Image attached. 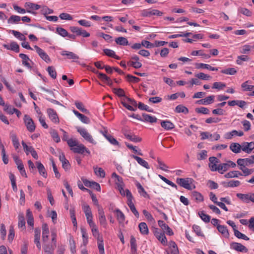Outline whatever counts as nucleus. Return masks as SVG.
I'll return each mask as SVG.
<instances>
[{"label": "nucleus", "mask_w": 254, "mask_h": 254, "mask_svg": "<svg viewBox=\"0 0 254 254\" xmlns=\"http://www.w3.org/2000/svg\"><path fill=\"white\" fill-rule=\"evenodd\" d=\"M194 182L193 179L190 178H178L176 180L178 185L188 190H191L195 188V186L193 184Z\"/></svg>", "instance_id": "nucleus-1"}, {"label": "nucleus", "mask_w": 254, "mask_h": 254, "mask_svg": "<svg viewBox=\"0 0 254 254\" xmlns=\"http://www.w3.org/2000/svg\"><path fill=\"white\" fill-rule=\"evenodd\" d=\"M126 196L127 197V205L130 208L131 212L134 214V215L136 217H139V213L136 210L135 206L132 202L133 196L130 192V191L128 189H126Z\"/></svg>", "instance_id": "nucleus-2"}, {"label": "nucleus", "mask_w": 254, "mask_h": 254, "mask_svg": "<svg viewBox=\"0 0 254 254\" xmlns=\"http://www.w3.org/2000/svg\"><path fill=\"white\" fill-rule=\"evenodd\" d=\"M77 131L80 133L82 137L84 138L85 140L93 144H95L96 143V142L94 140L92 135L87 131L86 129L78 127L77 128Z\"/></svg>", "instance_id": "nucleus-3"}, {"label": "nucleus", "mask_w": 254, "mask_h": 254, "mask_svg": "<svg viewBox=\"0 0 254 254\" xmlns=\"http://www.w3.org/2000/svg\"><path fill=\"white\" fill-rule=\"evenodd\" d=\"M23 120L27 129L30 132H34L36 127L32 118L29 116L25 115Z\"/></svg>", "instance_id": "nucleus-4"}, {"label": "nucleus", "mask_w": 254, "mask_h": 254, "mask_svg": "<svg viewBox=\"0 0 254 254\" xmlns=\"http://www.w3.org/2000/svg\"><path fill=\"white\" fill-rule=\"evenodd\" d=\"M239 166L246 167L254 163V155L247 158H239L237 161Z\"/></svg>", "instance_id": "nucleus-5"}, {"label": "nucleus", "mask_w": 254, "mask_h": 254, "mask_svg": "<svg viewBox=\"0 0 254 254\" xmlns=\"http://www.w3.org/2000/svg\"><path fill=\"white\" fill-rule=\"evenodd\" d=\"M237 196L246 203H249L250 201L254 202V193H248L243 194L238 193L236 194Z\"/></svg>", "instance_id": "nucleus-6"}, {"label": "nucleus", "mask_w": 254, "mask_h": 254, "mask_svg": "<svg viewBox=\"0 0 254 254\" xmlns=\"http://www.w3.org/2000/svg\"><path fill=\"white\" fill-rule=\"evenodd\" d=\"M71 150L74 153L85 155V153L90 154V151L83 144H78L75 147L71 148Z\"/></svg>", "instance_id": "nucleus-7"}, {"label": "nucleus", "mask_w": 254, "mask_h": 254, "mask_svg": "<svg viewBox=\"0 0 254 254\" xmlns=\"http://www.w3.org/2000/svg\"><path fill=\"white\" fill-rule=\"evenodd\" d=\"M24 7L26 12L35 14L36 12L33 10L39 9L40 8V5L30 2H26L24 4Z\"/></svg>", "instance_id": "nucleus-8"}, {"label": "nucleus", "mask_w": 254, "mask_h": 254, "mask_svg": "<svg viewBox=\"0 0 254 254\" xmlns=\"http://www.w3.org/2000/svg\"><path fill=\"white\" fill-rule=\"evenodd\" d=\"M34 48L41 59L47 63L51 62V60L49 56L42 49L36 45H35Z\"/></svg>", "instance_id": "nucleus-9"}, {"label": "nucleus", "mask_w": 254, "mask_h": 254, "mask_svg": "<svg viewBox=\"0 0 254 254\" xmlns=\"http://www.w3.org/2000/svg\"><path fill=\"white\" fill-rule=\"evenodd\" d=\"M47 113L51 120L56 124L59 123V119L56 112L53 109L49 108L47 109Z\"/></svg>", "instance_id": "nucleus-10"}, {"label": "nucleus", "mask_w": 254, "mask_h": 254, "mask_svg": "<svg viewBox=\"0 0 254 254\" xmlns=\"http://www.w3.org/2000/svg\"><path fill=\"white\" fill-rule=\"evenodd\" d=\"M61 55L63 56H66L67 59L73 60L74 62H77V60L79 59L78 55L74 54L72 52L67 51H63L61 53Z\"/></svg>", "instance_id": "nucleus-11"}, {"label": "nucleus", "mask_w": 254, "mask_h": 254, "mask_svg": "<svg viewBox=\"0 0 254 254\" xmlns=\"http://www.w3.org/2000/svg\"><path fill=\"white\" fill-rule=\"evenodd\" d=\"M254 149V142H243L242 144V150L247 153H250Z\"/></svg>", "instance_id": "nucleus-12"}, {"label": "nucleus", "mask_w": 254, "mask_h": 254, "mask_svg": "<svg viewBox=\"0 0 254 254\" xmlns=\"http://www.w3.org/2000/svg\"><path fill=\"white\" fill-rule=\"evenodd\" d=\"M231 247L232 249L238 252L247 253L248 251V249L240 243H232L231 244Z\"/></svg>", "instance_id": "nucleus-13"}, {"label": "nucleus", "mask_w": 254, "mask_h": 254, "mask_svg": "<svg viewBox=\"0 0 254 254\" xmlns=\"http://www.w3.org/2000/svg\"><path fill=\"white\" fill-rule=\"evenodd\" d=\"M158 223L159 226L161 228V229L166 233L167 234L172 236L174 234L173 232L172 229L166 224L163 221L159 220L158 221Z\"/></svg>", "instance_id": "nucleus-14"}, {"label": "nucleus", "mask_w": 254, "mask_h": 254, "mask_svg": "<svg viewBox=\"0 0 254 254\" xmlns=\"http://www.w3.org/2000/svg\"><path fill=\"white\" fill-rule=\"evenodd\" d=\"M40 229L37 228H35L34 235V243L36 244V246L39 250L41 249V244L40 243Z\"/></svg>", "instance_id": "nucleus-15"}, {"label": "nucleus", "mask_w": 254, "mask_h": 254, "mask_svg": "<svg viewBox=\"0 0 254 254\" xmlns=\"http://www.w3.org/2000/svg\"><path fill=\"white\" fill-rule=\"evenodd\" d=\"M73 112L74 114L80 119V120L83 123L88 124L90 123V119L87 116L80 114L78 111L73 110Z\"/></svg>", "instance_id": "nucleus-16"}, {"label": "nucleus", "mask_w": 254, "mask_h": 254, "mask_svg": "<svg viewBox=\"0 0 254 254\" xmlns=\"http://www.w3.org/2000/svg\"><path fill=\"white\" fill-rule=\"evenodd\" d=\"M131 157L134 158L138 164L145 167L146 169H149L150 168L148 163L141 158L134 155H131Z\"/></svg>", "instance_id": "nucleus-17"}, {"label": "nucleus", "mask_w": 254, "mask_h": 254, "mask_svg": "<svg viewBox=\"0 0 254 254\" xmlns=\"http://www.w3.org/2000/svg\"><path fill=\"white\" fill-rule=\"evenodd\" d=\"M195 67L196 68H206L207 69H209L211 71H217L218 70V68L215 67H212L210 66L209 64H205L203 63H196Z\"/></svg>", "instance_id": "nucleus-18"}, {"label": "nucleus", "mask_w": 254, "mask_h": 254, "mask_svg": "<svg viewBox=\"0 0 254 254\" xmlns=\"http://www.w3.org/2000/svg\"><path fill=\"white\" fill-rule=\"evenodd\" d=\"M217 229L224 237L228 238L229 237V233L227 227L224 225H217Z\"/></svg>", "instance_id": "nucleus-19"}, {"label": "nucleus", "mask_w": 254, "mask_h": 254, "mask_svg": "<svg viewBox=\"0 0 254 254\" xmlns=\"http://www.w3.org/2000/svg\"><path fill=\"white\" fill-rule=\"evenodd\" d=\"M36 163L39 174L45 178H46L47 177V174L43 165L40 162H37Z\"/></svg>", "instance_id": "nucleus-20"}, {"label": "nucleus", "mask_w": 254, "mask_h": 254, "mask_svg": "<svg viewBox=\"0 0 254 254\" xmlns=\"http://www.w3.org/2000/svg\"><path fill=\"white\" fill-rule=\"evenodd\" d=\"M228 104L230 106L238 105L240 108H243L246 105L247 103L243 100H233L228 101Z\"/></svg>", "instance_id": "nucleus-21"}, {"label": "nucleus", "mask_w": 254, "mask_h": 254, "mask_svg": "<svg viewBox=\"0 0 254 254\" xmlns=\"http://www.w3.org/2000/svg\"><path fill=\"white\" fill-rule=\"evenodd\" d=\"M244 135L242 131H238L236 130H233L231 132H227L225 134V138L226 139H231L234 135H237L242 136Z\"/></svg>", "instance_id": "nucleus-22"}, {"label": "nucleus", "mask_w": 254, "mask_h": 254, "mask_svg": "<svg viewBox=\"0 0 254 254\" xmlns=\"http://www.w3.org/2000/svg\"><path fill=\"white\" fill-rule=\"evenodd\" d=\"M10 137L11 139L12 144H13L14 148H15L16 150H17V149L19 148V147L20 146V144H19V140L18 139V138H17L16 134H15L12 132H10Z\"/></svg>", "instance_id": "nucleus-23"}, {"label": "nucleus", "mask_w": 254, "mask_h": 254, "mask_svg": "<svg viewBox=\"0 0 254 254\" xmlns=\"http://www.w3.org/2000/svg\"><path fill=\"white\" fill-rule=\"evenodd\" d=\"M27 221L29 226L33 228L34 226V218L32 212L30 209H27L26 211Z\"/></svg>", "instance_id": "nucleus-24"}, {"label": "nucleus", "mask_w": 254, "mask_h": 254, "mask_svg": "<svg viewBox=\"0 0 254 254\" xmlns=\"http://www.w3.org/2000/svg\"><path fill=\"white\" fill-rule=\"evenodd\" d=\"M142 117L143 118V121H145L146 122H149L150 123H154L157 122V119L153 116H151L149 115L143 113L142 114Z\"/></svg>", "instance_id": "nucleus-25"}, {"label": "nucleus", "mask_w": 254, "mask_h": 254, "mask_svg": "<svg viewBox=\"0 0 254 254\" xmlns=\"http://www.w3.org/2000/svg\"><path fill=\"white\" fill-rule=\"evenodd\" d=\"M161 127L166 130H170L175 127L174 125L169 121H162L161 122Z\"/></svg>", "instance_id": "nucleus-26"}, {"label": "nucleus", "mask_w": 254, "mask_h": 254, "mask_svg": "<svg viewBox=\"0 0 254 254\" xmlns=\"http://www.w3.org/2000/svg\"><path fill=\"white\" fill-rule=\"evenodd\" d=\"M214 99V96L211 95L198 101V102L203 105L210 104L213 102Z\"/></svg>", "instance_id": "nucleus-27"}, {"label": "nucleus", "mask_w": 254, "mask_h": 254, "mask_svg": "<svg viewBox=\"0 0 254 254\" xmlns=\"http://www.w3.org/2000/svg\"><path fill=\"white\" fill-rule=\"evenodd\" d=\"M230 149L235 153H240L242 149V145L238 143H232L230 146Z\"/></svg>", "instance_id": "nucleus-28"}, {"label": "nucleus", "mask_w": 254, "mask_h": 254, "mask_svg": "<svg viewBox=\"0 0 254 254\" xmlns=\"http://www.w3.org/2000/svg\"><path fill=\"white\" fill-rule=\"evenodd\" d=\"M93 169L95 174L97 176L102 178L105 177V172L102 168L98 167V166H94Z\"/></svg>", "instance_id": "nucleus-29"}, {"label": "nucleus", "mask_w": 254, "mask_h": 254, "mask_svg": "<svg viewBox=\"0 0 254 254\" xmlns=\"http://www.w3.org/2000/svg\"><path fill=\"white\" fill-rule=\"evenodd\" d=\"M115 42L117 44L121 46H126L129 44L127 39L124 37H119L116 38Z\"/></svg>", "instance_id": "nucleus-30"}, {"label": "nucleus", "mask_w": 254, "mask_h": 254, "mask_svg": "<svg viewBox=\"0 0 254 254\" xmlns=\"http://www.w3.org/2000/svg\"><path fill=\"white\" fill-rule=\"evenodd\" d=\"M139 228L140 233L143 235L148 234V229L146 224L145 222H141L139 224Z\"/></svg>", "instance_id": "nucleus-31"}, {"label": "nucleus", "mask_w": 254, "mask_h": 254, "mask_svg": "<svg viewBox=\"0 0 254 254\" xmlns=\"http://www.w3.org/2000/svg\"><path fill=\"white\" fill-rule=\"evenodd\" d=\"M239 175L242 176V174L238 171H233L226 174L224 177L226 178H232L238 177Z\"/></svg>", "instance_id": "nucleus-32"}, {"label": "nucleus", "mask_w": 254, "mask_h": 254, "mask_svg": "<svg viewBox=\"0 0 254 254\" xmlns=\"http://www.w3.org/2000/svg\"><path fill=\"white\" fill-rule=\"evenodd\" d=\"M115 212L117 214V220L119 223H123L125 220V216L124 213L119 209H116Z\"/></svg>", "instance_id": "nucleus-33"}, {"label": "nucleus", "mask_w": 254, "mask_h": 254, "mask_svg": "<svg viewBox=\"0 0 254 254\" xmlns=\"http://www.w3.org/2000/svg\"><path fill=\"white\" fill-rule=\"evenodd\" d=\"M130 243L131 253H136L137 250V245L136 244V240L133 236H131L130 237Z\"/></svg>", "instance_id": "nucleus-34"}, {"label": "nucleus", "mask_w": 254, "mask_h": 254, "mask_svg": "<svg viewBox=\"0 0 254 254\" xmlns=\"http://www.w3.org/2000/svg\"><path fill=\"white\" fill-rule=\"evenodd\" d=\"M90 227L91 229V231L93 235L97 239H101V237H100V234L98 229L97 227L96 226V224H94L90 226Z\"/></svg>", "instance_id": "nucleus-35"}, {"label": "nucleus", "mask_w": 254, "mask_h": 254, "mask_svg": "<svg viewBox=\"0 0 254 254\" xmlns=\"http://www.w3.org/2000/svg\"><path fill=\"white\" fill-rule=\"evenodd\" d=\"M192 197L196 201H202L203 200V197L202 195L196 191H193L191 192Z\"/></svg>", "instance_id": "nucleus-36"}, {"label": "nucleus", "mask_w": 254, "mask_h": 254, "mask_svg": "<svg viewBox=\"0 0 254 254\" xmlns=\"http://www.w3.org/2000/svg\"><path fill=\"white\" fill-rule=\"evenodd\" d=\"M175 112L177 113H183L187 114L189 113L188 109L182 105H178L175 108Z\"/></svg>", "instance_id": "nucleus-37"}, {"label": "nucleus", "mask_w": 254, "mask_h": 254, "mask_svg": "<svg viewBox=\"0 0 254 254\" xmlns=\"http://www.w3.org/2000/svg\"><path fill=\"white\" fill-rule=\"evenodd\" d=\"M195 76L197 78L201 80H210L212 77L209 75L205 74L203 72H200L195 74Z\"/></svg>", "instance_id": "nucleus-38"}, {"label": "nucleus", "mask_w": 254, "mask_h": 254, "mask_svg": "<svg viewBox=\"0 0 254 254\" xmlns=\"http://www.w3.org/2000/svg\"><path fill=\"white\" fill-rule=\"evenodd\" d=\"M249 81H246L243 83L241 85V87L243 88L244 91H252L254 88V85H249L248 83Z\"/></svg>", "instance_id": "nucleus-39"}, {"label": "nucleus", "mask_w": 254, "mask_h": 254, "mask_svg": "<svg viewBox=\"0 0 254 254\" xmlns=\"http://www.w3.org/2000/svg\"><path fill=\"white\" fill-rule=\"evenodd\" d=\"M170 249H171V254H179V252L178 247H177L176 244L174 242L171 241L170 243Z\"/></svg>", "instance_id": "nucleus-40"}, {"label": "nucleus", "mask_w": 254, "mask_h": 254, "mask_svg": "<svg viewBox=\"0 0 254 254\" xmlns=\"http://www.w3.org/2000/svg\"><path fill=\"white\" fill-rule=\"evenodd\" d=\"M18 227L22 228V229H25V221L24 216L21 215H19L18 216Z\"/></svg>", "instance_id": "nucleus-41"}, {"label": "nucleus", "mask_w": 254, "mask_h": 254, "mask_svg": "<svg viewBox=\"0 0 254 254\" xmlns=\"http://www.w3.org/2000/svg\"><path fill=\"white\" fill-rule=\"evenodd\" d=\"M238 12L242 13L247 16H251L252 12L248 9L240 7L238 9Z\"/></svg>", "instance_id": "nucleus-42"}, {"label": "nucleus", "mask_w": 254, "mask_h": 254, "mask_svg": "<svg viewBox=\"0 0 254 254\" xmlns=\"http://www.w3.org/2000/svg\"><path fill=\"white\" fill-rule=\"evenodd\" d=\"M136 186L138 190L139 193L141 195H142L144 197H147L148 196V194L147 193L144 188L139 183H137Z\"/></svg>", "instance_id": "nucleus-43"}, {"label": "nucleus", "mask_w": 254, "mask_h": 254, "mask_svg": "<svg viewBox=\"0 0 254 254\" xmlns=\"http://www.w3.org/2000/svg\"><path fill=\"white\" fill-rule=\"evenodd\" d=\"M56 246L57 245H55L53 244L45 245L43 247L44 251L54 253V251L56 248Z\"/></svg>", "instance_id": "nucleus-44"}, {"label": "nucleus", "mask_w": 254, "mask_h": 254, "mask_svg": "<svg viewBox=\"0 0 254 254\" xmlns=\"http://www.w3.org/2000/svg\"><path fill=\"white\" fill-rule=\"evenodd\" d=\"M97 240L98 247L99 249L100 254H105L103 238L101 237V239H98Z\"/></svg>", "instance_id": "nucleus-45"}, {"label": "nucleus", "mask_w": 254, "mask_h": 254, "mask_svg": "<svg viewBox=\"0 0 254 254\" xmlns=\"http://www.w3.org/2000/svg\"><path fill=\"white\" fill-rule=\"evenodd\" d=\"M228 165L226 163H222L218 165V172L220 174H223L228 170Z\"/></svg>", "instance_id": "nucleus-46"}, {"label": "nucleus", "mask_w": 254, "mask_h": 254, "mask_svg": "<svg viewBox=\"0 0 254 254\" xmlns=\"http://www.w3.org/2000/svg\"><path fill=\"white\" fill-rule=\"evenodd\" d=\"M191 55L192 56H197L199 55V56H201L203 58H204L205 59H206L210 58L211 57L210 55L209 54H206L204 53H202V51L201 50L193 51L191 52Z\"/></svg>", "instance_id": "nucleus-47"}, {"label": "nucleus", "mask_w": 254, "mask_h": 254, "mask_svg": "<svg viewBox=\"0 0 254 254\" xmlns=\"http://www.w3.org/2000/svg\"><path fill=\"white\" fill-rule=\"evenodd\" d=\"M47 71L49 73V74L54 79H55L57 77V72L54 68V67L52 66H48L47 69Z\"/></svg>", "instance_id": "nucleus-48"}, {"label": "nucleus", "mask_w": 254, "mask_h": 254, "mask_svg": "<svg viewBox=\"0 0 254 254\" xmlns=\"http://www.w3.org/2000/svg\"><path fill=\"white\" fill-rule=\"evenodd\" d=\"M250 58L247 55L239 56L237 57L236 63L238 64L241 65L242 64V61H249Z\"/></svg>", "instance_id": "nucleus-49"}, {"label": "nucleus", "mask_w": 254, "mask_h": 254, "mask_svg": "<svg viewBox=\"0 0 254 254\" xmlns=\"http://www.w3.org/2000/svg\"><path fill=\"white\" fill-rule=\"evenodd\" d=\"M21 143L23 146V149L27 155H28L29 153H31L34 149L32 146H28L24 141H22Z\"/></svg>", "instance_id": "nucleus-50"}, {"label": "nucleus", "mask_w": 254, "mask_h": 254, "mask_svg": "<svg viewBox=\"0 0 254 254\" xmlns=\"http://www.w3.org/2000/svg\"><path fill=\"white\" fill-rule=\"evenodd\" d=\"M239 169L242 171V172L244 173V176H247L248 175H250L252 174L254 171V169H250L247 168L246 167H242V166H239Z\"/></svg>", "instance_id": "nucleus-51"}, {"label": "nucleus", "mask_w": 254, "mask_h": 254, "mask_svg": "<svg viewBox=\"0 0 254 254\" xmlns=\"http://www.w3.org/2000/svg\"><path fill=\"white\" fill-rule=\"evenodd\" d=\"M221 72L226 74L234 75L237 73V71L235 68H228L222 70Z\"/></svg>", "instance_id": "nucleus-52"}, {"label": "nucleus", "mask_w": 254, "mask_h": 254, "mask_svg": "<svg viewBox=\"0 0 254 254\" xmlns=\"http://www.w3.org/2000/svg\"><path fill=\"white\" fill-rule=\"evenodd\" d=\"M21 20V18L20 16L17 15H11L9 18L8 19V23H18Z\"/></svg>", "instance_id": "nucleus-53"}, {"label": "nucleus", "mask_w": 254, "mask_h": 254, "mask_svg": "<svg viewBox=\"0 0 254 254\" xmlns=\"http://www.w3.org/2000/svg\"><path fill=\"white\" fill-rule=\"evenodd\" d=\"M159 177L164 182H165L166 184H168L169 185L172 186L173 188H175L176 189H177V186L176 184H175L173 182L170 181L165 177H163V176L161 175H158Z\"/></svg>", "instance_id": "nucleus-54"}, {"label": "nucleus", "mask_w": 254, "mask_h": 254, "mask_svg": "<svg viewBox=\"0 0 254 254\" xmlns=\"http://www.w3.org/2000/svg\"><path fill=\"white\" fill-rule=\"evenodd\" d=\"M198 214L201 219L205 222L208 223L210 221V216L204 213L203 211H200L198 213Z\"/></svg>", "instance_id": "nucleus-55"}, {"label": "nucleus", "mask_w": 254, "mask_h": 254, "mask_svg": "<svg viewBox=\"0 0 254 254\" xmlns=\"http://www.w3.org/2000/svg\"><path fill=\"white\" fill-rule=\"evenodd\" d=\"M156 238L164 246L167 245V239L164 233L156 235Z\"/></svg>", "instance_id": "nucleus-56"}, {"label": "nucleus", "mask_w": 254, "mask_h": 254, "mask_svg": "<svg viewBox=\"0 0 254 254\" xmlns=\"http://www.w3.org/2000/svg\"><path fill=\"white\" fill-rule=\"evenodd\" d=\"M234 235L238 238L242 239L247 241L249 240V238H248L247 236L239 232L238 230H235Z\"/></svg>", "instance_id": "nucleus-57"}, {"label": "nucleus", "mask_w": 254, "mask_h": 254, "mask_svg": "<svg viewBox=\"0 0 254 254\" xmlns=\"http://www.w3.org/2000/svg\"><path fill=\"white\" fill-rule=\"evenodd\" d=\"M11 32L13 34L14 36L19 39L20 40H25L26 38L24 35L19 32L15 30H11Z\"/></svg>", "instance_id": "nucleus-58"}, {"label": "nucleus", "mask_w": 254, "mask_h": 254, "mask_svg": "<svg viewBox=\"0 0 254 254\" xmlns=\"http://www.w3.org/2000/svg\"><path fill=\"white\" fill-rule=\"evenodd\" d=\"M126 79L128 82H131L133 83H137L140 80L139 78L130 74H127L126 76Z\"/></svg>", "instance_id": "nucleus-59"}, {"label": "nucleus", "mask_w": 254, "mask_h": 254, "mask_svg": "<svg viewBox=\"0 0 254 254\" xmlns=\"http://www.w3.org/2000/svg\"><path fill=\"white\" fill-rule=\"evenodd\" d=\"M240 185L239 181L232 180L227 183V185H224L225 187H238Z\"/></svg>", "instance_id": "nucleus-60"}, {"label": "nucleus", "mask_w": 254, "mask_h": 254, "mask_svg": "<svg viewBox=\"0 0 254 254\" xmlns=\"http://www.w3.org/2000/svg\"><path fill=\"white\" fill-rule=\"evenodd\" d=\"M192 229L196 234L198 236L204 237V235L201 231L200 227L196 225H194L192 226Z\"/></svg>", "instance_id": "nucleus-61"}, {"label": "nucleus", "mask_w": 254, "mask_h": 254, "mask_svg": "<svg viewBox=\"0 0 254 254\" xmlns=\"http://www.w3.org/2000/svg\"><path fill=\"white\" fill-rule=\"evenodd\" d=\"M75 105L76 108L81 112L85 113H87L88 112V110L84 108L83 104L81 102L76 101L75 102Z\"/></svg>", "instance_id": "nucleus-62"}, {"label": "nucleus", "mask_w": 254, "mask_h": 254, "mask_svg": "<svg viewBox=\"0 0 254 254\" xmlns=\"http://www.w3.org/2000/svg\"><path fill=\"white\" fill-rule=\"evenodd\" d=\"M226 87V84L221 82H216L213 84L212 88L218 90L222 89Z\"/></svg>", "instance_id": "nucleus-63"}, {"label": "nucleus", "mask_w": 254, "mask_h": 254, "mask_svg": "<svg viewBox=\"0 0 254 254\" xmlns=\"http://www.w3.org/2000/svg\"><path fill=\"white\" fill-rule=\"evenodd\" d=\"M56 31L57 32V33L61 35L62 36L64 37H66V36H68V32L67 31L62 28V27H57L56 28Z\"/></svg>", "instance_id": "nucleus-64"}]
</instances>
